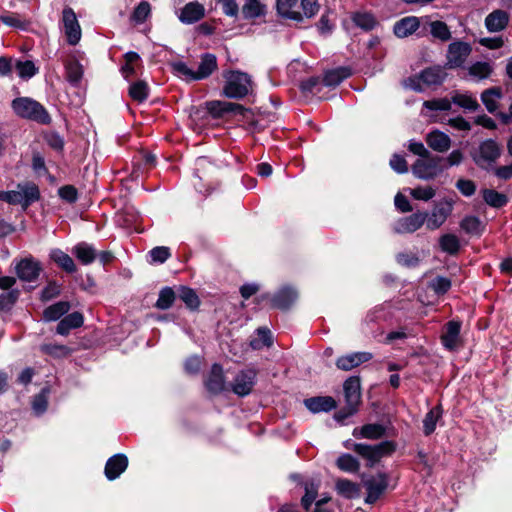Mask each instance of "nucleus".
<instances>
[{"mask_svg":"<svg viewBox=\"0 0 512 512\" xmlns=\"http://www.w3.org/2000/svg\"><path fill=\"white\" fill-rule=\"evenodd\" d=\"M426 218L427 214L422 212L402 217L394 224V231L400 234L413 233L422 227Z\"/></svg>","mask_w":512,"mask_h":512,"instance_id":"nucleus-16","label":"nucleus"},{"mask_svg":"<svg viewBox=\"0 0 512 512\" xmlns=\"http://www.w3.org/2000/svg\"><path fill=\"white\" fill-rule=\"evenodd\" d=\"M454 202L451 199H443L439 201L430 215H427L426 226L430 230L438 229L444 224L448 216L453 210Z\"/></svg>","mask_w":512,"mask_h":512,"instance_id":"nucleus-11","label":"nucleus"},{"mask_svg":"<svg viewBox=\"0 0 512 512\" xmlns=\"http://www.w3.org/2000/svg\"><path fill=\"white\" fill-rule=\"evenodd\" d=\"M337 466L344 472L354 473L359 470V462L350 454H343L337 459Z\"/></svg>","mask_w":512,"mask_h":512,"instance_id":"nucleus-49","label":"nucleus"},{"mask_svg":"<svg viewBox=\"0 0 512 512\" xmlns=\"http://www.w3.org/2000/svg\"><path fill=\"white\" fill-rule=\"evenodd\" d=\"M420 26L418 17L407 16L394 24L393 31L398 38H405L412 35Z\"/></svg>","mask_w":512,"mask_h":512,"instance_id":"nucleus-23","label":"nucleus"},{"mask_svg":"<svg viewBox=\"0 0 512 512\" xmlns=\"http://www.w3.org/2000/svg\"><path fill=\"white\" fill-rule=\"evenodd\" d=\"M446 78V72L441 66L429 67L419 75L409 77L404 86L416 92H423L425 88L440 85Z\"/></svg>","mask_w":512,"mask_h":512,"instance_id":"nucleus-1","label":"nucleus"},{"mask_svg":"<svg viewBox=\"0 0 512 512\" xmlns=\"http://www.w3.org/2000/svg\"><path fill=\"white\" fill-rule=\"evenodd\" d=\"M151 11L150 5L148 2H141L133 12V19L138 22H144L149 16Z\"/></svg>","mask_w":512,"mask_h":512,"instance_id":"nucleus-64","label":"nucleus"},{"mask_svg":"<svg viewBox=\"0 0 512 512\" xmlns=\"http://www.w3.org/2000/svg\"><path fill=\"white\" fill-rule=\"evenodd\" d=\"M308 410L313 413L328 412L336 407V402L332 397H314L304 401Z\"/></svg>","mask_w":512,"mask_h":512,"instance_id":"nucleus-29","label":"nucleus"},{"mask_svg":"<svg viewBox=\"0 0 512 512\" xmlns=\"http://www.w3.org/2000/svg\"><path fill=\"white\" fill-rule=\"evenodd\" d=\"M370 359H372L370 352H354L339 357L336 361V366L343 371H349Z\"/></svg>","mask_w":512,"mask_h":512,"instance_id":"nucleus-20","label":"nucleus"},{"mask_svg":"<svg viewBox=\"0 0 512 512\" xmlns=\"http://www.w3.org/2000/svg\"><path fill=\"white\" fill-rule=\"evenodd\" d=\"M319 483L316 481H310L305 484V495L302 497V505L307 510L314 502L317 492H318Z\"/></svg>","mask_w":512,"mask_h":512,"instance_id":"nucleus-54","label":"nucleus"},{"mask_svg":"<svg viewBox=\"0 0 512 512\" xmlns=\"http://www.w3.org/2000/svg\"><path fill=\"white\" fill-rule=\"evenodd\" d=\"M430 286L437 294H444L450 289L451 281L446 277L438 276L431 281Z\"/></svg>","mask_w":512,"mask_h":512,"instance_id":"nucleus-63","label":"nucleus"},{"mask_svg":"<svg viewBox=\"0 0 512 512\" xmlns=\"http://www.w3.org/2000/svg\"><path fill=\"white\" fill-rule=\"evenodd\" d=\"M40 197V192L32 182L19 183L15 190L5 192L4 202L11 205H21L26 209L29 205L36 202Z\"/></svg>","mask_w":512,"mask_h":512,"instance_id":"nucleus-4","label":"nucleus"},{"mask_svg":"<svg viewBox=\"0 0 512 512\" xmlns=\"http://www.w3.org/2000/svg\"><path fill=\"white\" fill-rule=\"evenodd\" d=\"M502 97V91L500 88L493 87L485 90L481 94V100L485 105L486 109L490 113H494L498 108V100Z\"/></svg>","mask_w":512,"mask_h":512,"instance_id":"nucleus-35","label":"nucleus"},{"mask_svg":"<svg viewBox=\"0 0 512 512\" xmlns=\"http://www.w3.org/2000/svg\"><path fill=\"white\" fill-rule=\"evenodd\" d=\"M41 350L44 353H46L52 357H56V358L66 357V356L70 355L72 352V350L65 345L52 344V343L42 345Z\"/></svg>","mask_w":512,"mask_h":512,"instance_id":"nucleus-50","label":"nucleus"},{"mask_svg":"<svg viewBox=\"0 0 512 512\" xmlns=\"http://www.w3.org/2000/svg\"><path fill=\"white\" fill-rule=\"evenodd\" d=\"M423 106L430 110L448 111L451 109L452 103L451 100H449L448 98H440L425 101L423 103Z\"/></svg>","mask_w":512,"mask_h":512,"instance_id":"nucleus-60","label":"nucleus"},{"mask_svg":"<svg viewBox=\"0 0 512 512\" xmlns=\"http://www.w3.org/2000/svg\"><path fill=\"white\" fill-rule=\"evenodd\" d=\"M493 72V66L489 62L478 61L468 68V73L476 80H484L490 77Z\"/></svg>","mask_w":512,"mask_h":512,"instance_id":"nucleus-39","label":"nucleus"},{"mask_svg":"<svg viewBox=\"0 0 512 512\" xmlns=\"http://www.w3.org/2000/svg\"><path fill=\"white\" fill-rule=\"evenodd\" d=\"M394 450L395 446L390 441H384L374 446L365 444L354 445V451L366 458L371 466L378 462L382 457L391 454Z\"/></svg>","mask_w":512,"mask_h":512,"instance_id":"nucleus-8","label":"nucleus"},{"mask_svg":"<svg viewBox=\"0 0 512 512\" xmlns=\"http://www.w3.org/2000/svg\"><path fill=\"white\" fill-rule=\"evenodd\" d=\"M125 64L121 67L122 75L128 79L135 73L136 65L139 63V55L136 52H127L124 55Z\"/></svg>","mask_w":512,"mask_h":512,"instance_id":"nucleus-48","label":"nucleus"},{"mask_svg":"<svg viewBox=\"0 0 512 512\" xmlns=\"http://www.w3.org/2000/svg\"><path fill=\"white\" fill-rule=\"evenodd\" d=\"M394 450L395 446L390 441H384L374 446L365 444L354 445V451L366 458L371 466L378 462L382 457L391 454Z\"/></svg>","mask_w":512,"mask_h":512,"instance_id":"nucleus-7","label":"nucleus"},{"mask_svg":"<svg viewBox=\"0 0 512 512\" xmlns=\"http://www.w3.org/2000/svg\"><path fill=\"white\" fill-rule=\"evenodd\" d=\"M217 69V59L213 54L202 56L197 70H194L197 81L206 79Z\"/></svg>","mask_w":512,"mask_h":512,"instance_id":"nucleus-28","label":"nucleus"},{"mask_svg":"<svg viewBox=\"0 0 512 512\" xmlns=\"http://www.w3.org/2000/svg\"><path fill=\"white\" fill-rule=\"evenodd\" d=\"M472 52L469 43L462 41L452 42L447 50L446 66L450 69L462 67Z\"/></svg>","mask_w":512,"mask_h":512,"instance_id":"nucleus-9","label":"nucleus"},{"mask_svg":"<svg viewBox=\"0 0 512 512\" xmlns=\"http://www.w3.org/2000/svg\"><path fill=\"white\" fill-rule=\"evenodd\" d=\"M256 376V370L251 368L238 372L231 384L232 391L241 397L249 395L256 383Z\"/></svg>","mask_w":512,"mask_h":512,"instance_id":"nucleus-10","label":"nucleus"},{"mask_svg":"<svg viewBox=\"0 0 512 512\" xmlns=\"http://www.w3.org/2000/svg\"><path fill=\"white\" fill-rule=\"evenodd\" d=\"M148 86L146 82L139 80L132 83L129 87L130 97L138 102H143L148 97Z\"/></svg>","mask_w":512,"mask_h":512,"instance_id":"nucleus-45","label":"nucleus"},{"mask_svg":"<svg viewBox=\"0 0 512 512\" xmlns=\"http://www.w3.org/2000/svg\"><path fill=\"white\" fill-rule=\"evenodd\" d=\"M72 253L83 265L91 264L97 256L96 249L86 242L75 245L72 249Z\"/></svg>","mask_w":512,"mask_h":512,"instance_id":"nucleus-30","label":"nucleus"},{"mask_svg":"<svg viewBox=\"0 0 512 512\" xmlns=\"http://www.w3.org/2000/svg\"><path fill=\"white\" fill-rule=\"evenodd\" d=\"M15 69L17 70L18 76L22 79H30L38 72V68L30 60L16 61Z\"/></svg>","mask_w":512,"mask_h":512,"instance_id":"nucleus-46","label":"nucleus"},{"mask_svg":"<svg viewBox=\"0 0 512 512\" xmlns=\"http://www.w3.org/2000/svg\"><path fill=\"white\" fill-rule=\"evenodd\" d=\"M461 228L470 234H480L482 230L481 221L474 216L465 217L460 224Z\"/></svg>","mask_w":512,"mask_h":512,"instance_id":"nucleus-58","label":"nucleus"},{"mask_svg":"<svg viewBox=\"0 0 512 512\" xmlns=\"http://www.w3.org/2000/svg\"><path fill=\"white\" fill-rule=\"evenodd\" d=\"M174 300V291L171 288L166 287L160 291L159 298L156 302V307L162 310L168 309L172 306Z\"/></svg>","mask_w":512,"mask_h":512,"instance_id":"nucleus-57","label":"nucleus"},{"mask_svg":"<svg viewBox=\"0 0 512 512\" xmlns=\"http://www.w3.org/2000/svg\"><path fill=\"white\" fill-rule=\"evenodd\" d=\"M48 393V389H43L32 401V410L38 416L47 410Z\"/></svg>","mask_w":512,"mask_h":512,"instance_id":"nucleus-53","label":"nucleus"},{"mask_svg":"<svg viewBox=\"0 0 512 512\" xmlns=\"http://www.w3.org/2000/svg\"><path fill=\"white\" fill-rule=\"evenodd\" d=\"M336 489L340 495L349 499L355 498L359 494L358 485L347 479L338 480L336 483Z\"/></svg>","mask_w":512,"mask_h":512,"instance_id":"nucleus-43","label":"nucleus"},{"mask_svg":"<svg viewBox=\"0 0 512 512\" xmlns=\"http://www.w3.org/2000/svg\"><path fill=\"white\" fill-rule=\"evenodd\" d=\"M206 387L212 393H219L225 387L223 369L220 365L214 364L206 380Z\"/></svg>","mask_w":512,"mask_h":512,"instance_id":"nucleus-27","label":"nucleus"},{"mask_svg":"<svg viewBox=\"0 0 512 512\" xmlns=\"http://www.w3.org/2000/svg\"><path fill=\"white\" fill-rule=\"evenodd\" d=\"M296 299L297 292L290 287H285L274 296L273 305L279 309H287Z\"/></svg>","mask_w":512,"mask_h":512,"instance_id":"nucleus-34","label":"nucleus"},{"mask_svg":"<svg viewBox=\"0 0 512 512\" xmlns=\"http://www.w3.org/2000/svg\"><path fill=\"white\" fill-rule=\"evenodd\" d=\"M12 107L15 113L22 118H27L43 124L50 121V117L44 107L31 98H17L13 100Z\"/></svg>","mask_w":512,"mask_h":512,"instance_id":"nucleus-3","label":"nucleus"},{"mask_svg":"<svg viewBox=\"0 0 512 512\" xmlns=\"http://www.w3.org/2000/svg\"><path fill=\"white\" fill-rule=\"evenodd\" d=\"M300 6L302 9V18H311L315 16L318 13L320 7L317 0H301Z\"/></svg>","mask_w":512,"mask_h":512,"instance_id":"nucleus-61","label":"nucleus"},{"mask_svg":"<svg viewBox=\"0 0 512 512\" xmlns=\"http://www.w3.org/2000/svg\"><path fill=\"white\" fill-rule=\"evenodd\" d=\"M267 12V6L261 0H246L242 6V14L245 19L262 17Z\"/></svg>","mask_w":512,"mask_h":512,"instance_id":"nucleus-31","label":"nucleus"},{"mask_svg":"<svg viewBox=\"0 0 512 512\" xmlns=\"http://www.w3.org/2000/svg\"><path fill=\"white\" fill-rule=\"evenodd\" d=\"M410 195L416 200L429 201L436 195V191L431 186H419L409 189Z\"/></svg>","mask_w":512,"mask_h":512,"instance_id":"nucleus-55","label":"nucleus"},{"mask_svg":"<svg viewBox=\"0 0 512 512\" xmlns=\"http://www.w3.org/2000/svg\"><path fill=\"white\" fill-rule=\"evenodd\" d=\"M443 158L432 156V154L419 158L412 165L411 170L415 177L422 180H431L440 175L445 166L442 165Z\"/></svg>","mask_w":512,"mask_h":512,"instance_id":"nucleus-5","label":"nucleus"},{"mask_svg":"<svg viewBox=\"0 0 512 512\" xmlns=\"http://www.w3.org/2000/svg\"><path fill=\"white\" fill-rule=\"evenodd\" d=\"M272 344L271 333L265 328L257 329L256 337L250 341V347L253 350H260L264 347H269Z\"/></svg>","mask_w":512,"mask_h":512,"instance_id":"nucleus-44","label":"nucleus"},{"mask_svg":"<svg viewBox=\"0 0 512 512\" xmlns=\"http://www.w3.org/2000/svg\"><path fill=\"white\" fill-rule=\"evenodd\" d=\"M367 490L366 503H375L385 492L388 486V480L385 474H377L364 482Z\"/></svg>","mask_w":512,"mask_h":512,"instance_id":"nucleus-14","label":"nucleus"},{"mask_svg":"<svg viewBox=\"0 0 512 512\" xmlns=\"http://www.w3.org/2000/svg\"><path fill=\"white\" fill-rule=\"evenodd\" d=\"M179 297L190 309H195L199 306L198 296L190 288L182 287L179 292Z\"/></svg>","mask_w":512,"mask_h":512,"instance_id":"nucleus-59","label":"nucleus"},{"mask_svg":"<svg viewBox=\"0 0 512 512\" xmlns=\"http://www.w3.org/2000/svg\"><path fill=\"white\" fill-rule=\"evenodd\" d=\"M298 8V0H276L277 13L283 18L302 21V13Z\"/></svg>","mask_w":512,"mask_h":512,"instance_id":"nucleus-21","label":"nucleus"},{"mask_svg":"<svg viewBox=\"0 0 512 512\" xmlns=\"http://www.w3.org/2000/svg\"><path fill=\"white\" fill-rule=\"evenodd\" d=\"M439 246L443 252L454 255L460 249V241L456 235L448 233L440 237Z\"/></svg>","mask_w":512,"mask_h":512,"instance_id":"nucleus-42","label":"nucleus"},{"mask_svg":"<svg viewBox=\"0 0 512 512\" xmlns=\"http://www.w3.org/2000/svg\"><path fill=\"white\" fill-rule=\"evenodd\" d=\"M460 328V323L456 321H450L447 324L446 330L441 337L442 344L444 345L445 348L449 350H454L457 348L459 344Z\"/></svg>","mask_w":512,"mask_h":512,"instance_id":"nucleus-26","label":"nucleus"},{"mask_svg":"<svg viewBox=\"0 0 512 512\" xmlns=\"http://www.w3.org/2000/svg\"><path fill=\"white\" fill-rule=\"evenodd\" d=\"M426 143L432 150L443 153L450 148L451 139L446 133L436 129L426 135Z\"/></svg>","mask_w":512,"mask_h":512,"instance_id":"nucleus-22","label":"nucleus"},{"mask_svg":"<svg viewBox=\"0 0 512 512\" xmlns=\"http://www.w3.org/2000/svg\"><path fill=\"white\" fill-rule=\"evenodd\" d=\"M206 108L214 116H221L227 112H235L239 114H244L246 112V109L240 104L217 100L207 102Z\"/></svg>","mask_w":512,"mask_h":512,"instance_id":"nucleus-24","label":"nucleus"},{"mask_svg":"<svg viewBox=\"0 0 512 512\" xmlns=\"http://www.w3.org/2000/svg\"><path fill=\"white\" fill-rule=\"evenodd\" d=\"M221 5L222 11L226 16L237 17L239 13V6L236 0H216Z\"/></svg>","mask_w":512,"mask_h":512,"instance_id":"nucleus-62","label":"nucleus"},{"mask_svg":"<svg viewBox=\"0 0 512 512\" xmlns=\"http://www.w3.org/2000/svg\"><path fill=\"white\" fill-rule=\"evenodd\" d=\"M128 466V458L124 454H116L110 457L105 465V476L108 480L117 479Z\"/></svg>","mask_w":512,"mask_h":512,"instance_id":"nucleus-19","label":"nucleus"},{"mask_svg":"<svg viewBox=\"0 0 512 512\" xmlns=\"http://www.w3.org/2000/svg\"><path fill=\"white\" fill-rule=\"evenodd\" d=\"M62 21L68 43L76 45L80 41L82 33L75 12L71 8H65L62 13Z\"/></svg>","mask_w":512,"mask_h":512,"instance_id":"nucleus-13","label":"nucleus"},{"mask_svg":"<svg viewBox=\"0 0 512 512\" xmlns=\"http://www.w3.org/2000/svg\"><path fill=\"white\" fill-rule=\"evenodd\" d=\"M430 32L433 37L438 38L442 41H447L451 38V32L446 25V23L442 21H433L430 23Z\"/></svg>","mask_w":512,"mask_h":512,"instance_id":"nucleus-52","label":"nucleus"},{"mask_svg":"<svg viewBox=\"0 0 512 512\" xmlns=\"http://www.w3.org/2000/svg\"><path fill=\"white\" fill-rule=\"evenodd\" d=\"M50 259L55 262L60 268L68 273L76 271V265L73 259L61 249L55 248L50 251Z\"/></svg>","mask_w":512,"mask_h":512,"instance_id":"nucleus-33","label":"nucleus"},{"mask_svg":"<svg viewBox=\"0 0 512 512\" xmlns=\"http://www.w3.org/2000/svg\"><path fill=\"white\" fill-rule=\"evenodd\" d=\"M41 269L40 263L32 257L24 258L16 265L17 276L27 282L37 279Z\"/></svg>","mask_w":512,"mask_h":512,"instance_id":"nucleus-17","label":"nucleus"},{"mask_svg":"<svg viewBox=\"0 0 512 512\" xmlns=\"http://www.w3.org/2000/svg\"><path fill=\"white\" fill-rule=\"evenodd\" d=\"M483 198L488 205L495 208L504 206L508 201L504 194L491 189H485L483 191Z\"/></svg>","mask_w":512,"mask_h":512,"instance_id":"nucleus-47","label":"nucleus"},{"mask_svg":"<svg viewBox=\"0 0 512 512\" xmlns=\"http://www.w3.org/2000/svg\"><path fill=\"white\" fill-rule=\"evenodd\" d=\"M344 393L347 406L336 414L335 417L339 421L353 415L360 403V381L357 377H350L344 382Z\"/></svg>","mask_w":512,"mask_h":512,"instance_id":"nucleus-6","label":"nucleus"},{"mask_svg":"<svg viewBox=\"0 0 512 512\" xmlns=\"http://www.w3.org/2000/svg\"><path fill=\"white\" fill-rule=\"evenodd\" d=\"M83 316L79 312H73L64 317L57 326V333L67 335L71 329L78 328L83 324Z\"/></svg>","mask_w":512,"mask_h":512,"instance_id":"nucleus-32","label":"nucleus"},{"mask_svg":"<svg viewBox=\"0 0 512 512\" xmlns=\"http://www.w3.org/2000/svg\"><path fill=\"white\" fill-rule=\"evenodd\" d=\"M354 23L364 30L373 29L377 21L374 16L370 13H356L353 17Z\"/></svg>","mask_w":512,"mask_h":512,"instance_id":"nucleus-56","label":"nucleus"},{"mask_svg":"<svg viewBox=\"0 0 512 512\" xmlns=\"http://www.w3.org/2000/svg\"><path fill=\"white\" fill-rule=\"evenodd\" d=\"M500 156V148L493 140H486L479 145L478 153L473 156L475 163L486 168L494 163Z\"/></svg>","mask_w":512,"mask_h":512,"instance_id":"nucleus-12","label":"nucleus"},{"mask_svg":"<svg viewBox=\"0 0 512 512\" xmlns=\"http://www.w3.org/2000/svg\"><path fill=\"white\" fill-rule=\"evenodd\" d=\"M451 103L469 111H476L479 107L476 98L470 93L455 92L451 97Z\"/></svg>","mask_w":512,"mask_h":512,"instance_id":"nucleus-36","label":"nucleus"},{"mask_svg":"<svg viewBox=\"0 0 512 512\" xmlns=\"http://www.w3.org/2000/svg\"><path fill=\"white\" fill-rule=\"evenodd\" d=\"M205 16V7L199 2L187 3L179 12L178 18L183 24H193Z\"/></svg>","mask_w":512,"mask_h":512,"instance_id":"nucleus-18","label":"nucleus"},{"mask_svg":"<svg viewBox=\"0 0 512 512\" xmlns=\"http://www.w3.org/2000/svg\"><path fill=\"white\" fill-rule=\"evenodd\" d=\"M510 21V15L502 9H495L484 19V26L489 33H499L504 31Z\"/></svg>","mask_w":512,"mask_h":512,"instance_id":"nucleus-15","label":"nucleus"},{"mask_svg":"<svg viewBox=\"0 0 512 512\" xmlns=\"http://www.w3.org/2000/svg\"><path fill=\"white\" fill-rule=\"evenodd\" d=\"M383 426L379 424H367L360 429H355L353 435L368 439H378L384 434Z\"/></svg>","mask_w":512,"mask_h":512,"instance_id":"nucleus-41","label":"nucleus"},{"mask_svg":"<svg viewBox=\"0 0 512 512\" xmlns=\"http://www.w3.org/2000/svg\"><path fill=\"white\" fill-rule=\"evenodd\" d=\"M65 71L68 82L78 85L84 74V66L75 55H72L65 63Z\"/></svg>","mask_w":512,"mask_h":512,"instance_id":"nucleus-25","label":"nucleus"},{"mask_svg":"<svg viewBox=\"0 0 512 512\" xmlns=\"http://www.w3.org/2000/svg\"><path fill=\"white\" fill-rule=\"evenodd\" d=\"M351 72L348 68L339 67L330 71H327L323 78V83L325 86H337L344 79L350 76Z\"/></svg>","mask_w":512,"mask_h":512,"instance_id":"nucleus-37","label":"nucleus"},{"mask_svg":"<svg viewBox=\"0 0 512 512\" xmlns=\"http://www.w3.org/2000/svg\"><path fill=\"white\" fill-rule=\"evenodd\" d=\"M223 77L225 78L223 93L226 97L240 99L250 92L252 82L248 74L240 71H227Z\"/></svg>","mask_w":512,"mask_h":512,"instance_id":"nucleus-2","label":"nucleus"},{"mask_svg":"<svg viewBox=\"0 0 512 512\" xmlns=\"http://www.w3.org/2000/svg\"><path fill=\"white\" fill-rule=\"evenodd\" d=\"M173 72L179 78L185 81H197L194 70L189 68L184 62H175L172 64Z\"/></svg>","mask_w":512,"mask_h":512,"instance_id":"nucleus-51","label":"nucleus"},{"mask_svg":"<svg viewBox=\"0 0 512 512\" xmlns=\"http://www.w3.org/2000/svg\"><path fill=\"white\" fill-rule=\"evenodd\" d=\"M441 417H442V408L439 405L432 408L425 415V418L423 420V428H424L425 435H430L435 431L437 422L441 419Z\"/></svg>","mask_w":512,"mask_h":512,"instance_id":"nucleus-40","label":"nucleus"},{"mask_svg":"<svg viewBox=\"0 0 512 512\" xmlns=\"http://www.w3.org/2000/svg\"><path fill=\"white\" fill-rule=\"evenodd\" d=\"M70 309L68 302L60 301L49 307L43 312V318L45 321H56L61 318Z\"/></svg>","mask_w":512,"mask_h":512,"instance_id":"nucleus-38","label":"nucleus"}]
</instances>
